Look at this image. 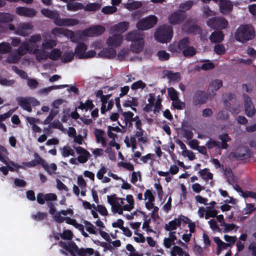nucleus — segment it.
<instances>
[{"label":"nucleus","mask_w":256,"mask_h":256,"mask_svg":"<svg viewBox=\"0 0 256 256\" xmlns=\"http://www.w3.org/2000/svg\"><path fill=\"white\" fill-rule=\"evenodd\" d=\"M158 22V18L154 15H150L140 20L136 27L140 30H144L153 28Z\"/></svg>","instance_id":"obj_9"},{"label":"nucleus","mask_w":256,"mask_h":256,"mask_svg":"<svg viewBox=\"0 0 256 256\" xmlns=\"http://www.w3.org/2000/svg\"><path fill=\"white\" fill-rule=\"evenodd\" d=\"M168 93L172 101L178 98V92L173 88H168Z\"/></svg>","instance_id":"obj_63"},{"label":"nucleus","mask_w":256,"mask_h":256,"mask_svg":"<svg viewBox=\"0 0 256 256\" xmlns=\"http://www.w3.org/2000/svg\"><path fill=\"white\" fill-rule=\"evenodd\" d=\"M220 12L223 14H228L230 12L233 8V4L228 0H221L219 4Z\"/></svg>","instance_id":"obj_28"},{"label":"nucleus","mask_w":256,"mask_h":256,"mask_svg":"<svg viewBox=\"0 0 256 256\" xmlns=\"http://www.w3.org/2000/svg\"><path fill=\"white\" fill-rule=\"evenodd\" d=\"M126 40L132 41L130 46L131 50L136 53L142 50L144 46V40L142 34L136 32H131L126 34Z\"/></svg>","instance_id":"obj_7"},{"label":"nucleus","mask_w":256,"mask_h":256,"mask_svg":"<svg viewBox=\"0 0 256 256\" xmlns=\"http://www.w3.org/2000/svg\"><path fill=\"white\" fill-rule=\"evenodd\" d=\"M129 27V23L127 22H122L114 24L110 29V32L122 34L125 32Z\"/></svg>","instance_id":"obj_22"},{"label":"nucleus","mask_w":256,"mask_h":256,"mask_svg":"<svg viewBox=\"0 0 256 256\" xmlns=\"http://www.w3.org/2000/svg\"><path fill=\"white\" fill-rule=\"evenodd\" d=\"M182 155L184 158H187L190 160H193L196 158L194 153L190 150L182 152Z\"/></svg>","instance_id":"obj_64"},{"label":"nucleus","mask_w":256,"mask_h":256,"mask_svg":"<svg viewBox=\"0 0 256 256\" xmlns=\"http://www.w3.org/2000/svg\"><path fill=\"white\" fill-rule=\"evenodd\" d=\"M68 10L70 11H76L83 9L84 5L80 2H70L66 5Z\"/></svg>","instance_id":"obj_49"},{"label":"nucleus","mask_w":256,"mask_h":256,"mask_svg":"<svg viewBox=\"0 0 256 256\" xmlns=\"http://www.w3.org/2000/svg\"><path fill=\"white\" fill-rule=\"evenodd\" d=\"M16 12L19 16L26 17H33L36 14L34 9L22 6L16 8Z\"/></svg>","instance_id":"obj_27"},{"label":"nucleus","mask_w":256,"mask_h":256,"mask_svg":"<svg viewBox=\"0 0 256 256\" xmlns=\"http://www.w3.org/2000/svg\"><path fill=\"white\" fill-rule=\"evenodd\" d=\"M87 46L81 42L78 44L75 48V54L79 58H88L94 57L96 53L94 50H91L86 51Z\"/></svg>","instance_id":"obj_11"},{"label":"nucleus","mask_w":256,"mask_h":256,"mask_svg":"<svg viewBox=\"0 0 256 256\" xmlns=\"http://www.w3.org/2000/svg\"><path fill=\"white\" fill-rule=\"evenodd\" d=\"M250 156V152L248 150L244 147L238 148L234 152H231L229 155L230 158H236V159L244 160Z\"/></svg>","instance_id":"obj_14"},{"label":"nucleus","mask_w":256,"mask_h":256,"mask_svg":"<svg viewBox=\"0 0 256 256\" xmlns=\"http://www.w3.org/2000/svg\"><path fill=\"white\" fill-rule=\"evenodd\" d=\"M42 162V159L38 156L36 154H34V160H31L30 162H24L20 164L21 168L26 169L28 168L34 167L38 164H40Z\"/></svg>","instance_id":"obj_31"},{"label":"nucleus","mask_w":256,"mask_h":256,"mask_svg":"<svg viewBox=\"0 0 256 256\" xmlns=\"http://www.w3.org/2000/svg\"><path fill=\"white\" fill-rule=\"evenodd\" d=\"M182 222L184 224H187L189 228V232L192 234L194 233L196 230V224L195 222H192L188 218L182 216Z\"/></svg>","instance_id":"obj_41"},{"label":"nucleus","mask_w":256,"mask_h":256,"mask_svg":"<svg viewBox=\"0 0 256 256\" xmlns=\"http://www.w3.org/2000/svg\"><path fill=\"white\" fill-rule=\"evenodd\" d=\"M102 4L100 3L94 2V3H88L85 6H84L83 9L85 11L88 12H95L98 10Z\"/></svg>","instance_id":"obj_42"},{"label":"nucleus","mask_w":256,"mask_h":256,"mask_svg":"<svg viewBox=\"0 0 256 256\" xmlns=\"http://www.w3.org/2000/svg\"><path fill=\"white\" fill-rule=\"evenodd\" d=\"M118 167H122L129 171H133L134 166L132 164L129 162H120L118 164Z\"/></svg>","instance_id":"obj_61"},{"label":"nucleus","mask_w":256,"mask_h":256,"mask_svg":"<svg viewBox=\"0 0 256 256\" xmlns=\"http://www.w3.org/2000/svg\"><path fill=\"white\" fill-rule=\"evenodd\" d=\"M182 215L179 216L178 218H175L166 224L164 226L165 230L166 231L172 232L180 227L181 223L182 222Z\"/></svg>","instance_id":"obj_26"},{"label":"nucleus","mask_w":256,"mask_h":256,"mask_svg":"<svg viewBox=\"0 0 256 256\" xmlns=\"http://www.w3.org/2000/svg\"><path fill=\"white\" fill-rule=\"evenodd\" d=\"M41 40L40 34L31 36L28 42H24L21 44L16 52L10 54L6 61L10 63L17 62L27 52L34 54L36 59L38 62L45 60L48 58L52 60H56L60 58L62 52L58 48H53L50 52L40 50L38 44Z\"/></svg>","instance_id":"obj_1"},{"label":"nucleus","mask_w":256,"mask_h":256,"mask_svg":"<svg viewBox=\"0 0 256 256\" xmlns=\"http://www.w3.org/2000/svg\"><path fill=\"white\" fill-rule=\"evenodd\" d=\"M220 139L222 141V144L220 146H219L218 143L212 140H210L206 144V146L208 148H212L215 147H218L222 149H225L227 148L228 145L226 144V142L230 140V138L228 136V134H224L220 136Z\"/></svg>","instance_id":"obj_19"},{"label":"nucleus","mask_w":256,"mask_h":256,"mask_svg":"<svg viewBox=\"0 0 256 256\" xmlns=\"http://www.w3.org/2000/svg\"><path fill=\"white\" fill-rule=\"evenodd\" d=\"M52 34L55 36L63 35L70 38L72 42H77L80 40V34H74L72 31L62 28H55L52 30Z\"/></svg>","instance_id":"obj_10"},{"label":"nucleus","mask_w":256,"mask_h":256,"mask_svg":"<svg viewBox=\"0 0 256 256\" xmlns=\"http://www.w3.org/2000/svg\"><path fill=\"white\" fill-rule=\"evenodd\" d=\"M60 244L70 253L72 254L76 252L79 256H98V252L94 251L92 248H79L74 242H69L67 244L60 242Z\"/></svg>","instance_id":"obj_5"},{"label":"nucleus","mask_w":256,"mask_h":256,"mask_svg":"<svg viewBox=\"0 0 256 256\" xmlns=\"http://www.w3.org/2000/svg\"><path fill=\"white\" fill-rule=\"evenodd\" d=\"M198 174L202 178L206 181L212 178L213 175L209 172V170L208 168H204L200 170L198 172Z\"/></svg>","instance_id":"obj_50"},{"label":"nucleus","mask_w":256,"mask_h":256,"mask_svg":"<svg viewBox=\"0 0 256 256\" xmlns=\"http://www.w3.org/2000/svg\"><path fill=\"white\" fill-rule=\"evenodd\" d=\"M141 174L140 172H133L131 174L130 182L135 184L138 181L141 180Z\"/></svg>","instance_id":"obj_59"},{"label":"nucleus","mask_w":256,"mask_h":256,"mask_svg":"<svg viewBox=\"0 0 256 256\" xmlns=\"http://www.w3.org/2000/svg\"><path fill=\"white\" fill-rule=\"evenodd\" d=\"M190 41L188 38H184L178 42H174L169 46V50L172 53H178L182 52L185 56H192L196 52L195 48L192 46H190Z\"/></svg>","instance_id":"obj_4"},{"label":"nucleus","mask_w":256,"mask_h":256,"mask_svg":"<svg viewBox=\"0 0 256 256\" xmlns=\"http://www.w3.org/2000/svg\"><path fill=\"white\" fill-rule=\"evenodd\" d=\"M76 150L79 154L78 160L80 163H85L90 156V152L82 147H76Z\"/></svg>","instance_id":"obj_29"},{"label":"nucleus","mask_w":256,"mask_h":256,"mask_svg":"<svg viewBox=\"0 0 256 256\" xmlns=\"http://www.w3.org/2000/svg\"><path fill=\"white\" fill-rule=\"evenodd\" d=\"M103 93H104L103 90H99L96 92V96H100V98H101V100L102 102V105L101 108V111H102V113H104V111H105V110H104V108H105L104 100H106V98H108L109 97V96L108 95V96L104 95Z\"/></svg>","instance_id":"obj_57"},{"label":"nucleus","mask_w":256,"mask_h":256,"mask_svg":"<svg viewBox=\"0 0 256 256\" xmlns=\"http://www.w3.org/2000/svg\"><path fill=\"white\" fill-rule=\"evenodd\" d=\"M124 41L121 34H112L106 40V44L108 47L118 48L121 46Z\"/></svg>","instance_id":"obj_13"},{"label":"nucleus","mask_w":256,"mask_h":256,"mask_svg":"<svg viewBox=\"0 0 256 256\" xmlns=\"http://www.w3.org/2000/svg\"><path fill=\"white\" fill-rule=\"evenodd\" d=\"M74 214L73 210L70 208H68L66 210H62L56 212L54 216H53L54 220L58 222L62 223L66 222V223L72 225L76 228L78 230L82 235L85 238L89 237V235L84 230L83 225L78 223L76 220L71 218L68 216H72Z\"/></svg>","instance_id":"obj_3"},{"label":"nucleus","mask_w":256,"mask_h":256,"mask_svg":"<svg viewBox=\"0 0 256 256\" xmlns=\"http://www.w3.org/2000/svg\"><path fill=\"white\" fill-rule=\"evenodd\" d=\"M42 168L46 171L49 174H56L57 169L56 165L55 164H51L48 165L42 159Z\"/></svg>","instance_id":"obj_37"},{"label":"nucleus","mask_w":256,"mask_h":256,"mask_svg":"<svg viewBox=\"0 0 256 256\" xmlns=\"http://www.w3.org/2000/svg\"><path fill=\"white\" fill-rule=\"evenodd\" d=\"M58 110H51L48 116L44 120V124H50L52 120L58 114Z\"/></svg>","instance_id":"obj_55"},{"label":"nucleus","mask_w":256,"mask_h":256,"mask_svg":"<svg viewBox=\"0 0 256 256\" xmlns=\"http://www.w3.org/2000/svg\"><path fill=\"white\" fill-rule=\"evenodd\" d=\"M138 104V98L133 97H130L124 102L123 106L124 107H130L132 110L136 111V109L134 107L137 106Z\"/></svg>","instance_id":"obj_38"},{"label":"nucleus","mask_w":256,"mask_h":256,"mask_svg":"<svg viewBox=\"0 0 256 256\" xmlns=\"http://www.w3.org/2000/svg\"><path fill=\"white\" fill-rule=\"evenodd\" d=\"M94 134L97 142L100 143L102 146L106 145V140L104 138V132L103 130L96 128L94 130Z\"/></svg>","instance_id":"obj_34"},{"label":"nucleus","mask_w":256,"mask_h":256,"mask_svg":"<svg viewBox=\"0 0 256 256\" xmlns=\"http://www.w3.org/2000/svg\"><path fill=\"white\" fill-rule=\"evenodd\" d=\"M93 104L92 100H87L86 102H80L79 106H78V108L81 110H84L86 111H88V110H92L93 108Z\"/></svg>","instance_id":"obj_51"},{"label":"nucleus","mask_w":256,"mask_h":256,"mask_svg":"<svg viewBox=\"0 0 256 256\" xmlns=\"http://www.w3.org/2000/svg\"><path fill=\"white\" fill-rule=\"evenodd\" d=\"M8 152L6 150V153H2L0 152V161L7 166V167L10 171H14L21 168L20 164L14 163L12 161L10 160L8 155Z\"/></svg>","instance_id":"obj_16"},{"label":"nucleus","mask_w":256,"mask_h":256,"mask_svg":"<svg viewBox=\"0 0 256 256\" xmlns=\"http://www.w3.org/2000/svg\"><path fill=\"white\" fill-rule=\"evenodd\" d=\"M207 24L212 28L224 29L227 28L228 22L224 18H215L210 19L207 22Z\"/></svg>","instance_id":"obj_15"},{"label":"nucleus","mask_w":256,"mask_h":256,"mask_svg":"<svg viewBox=\"0 0 256 256\" xmlns=\"http://www.w3.org/2000/svg\"><path fill=\"white\" fill-rule=\"evenodd\" d=\"M134 240L136 242L138 243H144L145 242L146 238L142 234L138 233L137 231H134Z\"/></svg>","instance_id":"obj_62"},{"label":"nucleus","mask_w":256,"mask_h":256,"mask_svg":"<svg viewBox=\"0 0 256 256\" xmlns=\"http://www.w3.org/2000/svg\"><path fill=\"white\" fill-rule=\"evenodd\" d=\"M12 48L10 44L3 42L0 44V54H6L11 52Z\"/></svg>","instance_id":"obj_52"},{"label":"nucleus","mask_w":256,"mask_h":256,"mask_svg":"<svg viewBox=\"0 0 256 256\" xmlns=\"http://www.w3.org/2000/svg\"><path fill=\"white\" fill-rule=\"evenodd\" d=\"M42 14L45 16L52 18L54 22L58 18L59 14L56 10H50L48 9L43 8L41 10Z\"/></svg>","instance_id":"obj_35"},{"label":"nucleus","mask_w":256,"mask_h":256,"mask_svg":"<svg viewBox=\"0 0 256 256\" xmlns=\"http://www.w3.org/2000/svg\"><path fill=\"white\" fill-rule=\"evenodd\" d=\"M14 16L9 13H0V32L4 31V28L2 26L4 23H8L12 22Z\"/></svg>","instance_id":"obj_30"},{"label":"nucleus","mask_w":256,"mask_h":256,"mask_svg":"<svg viewBox=\"0 0 256 256\" xmlns=\"http://www.w3.org/2000/svg\"><path fill=\"white\" fill-rule=\"evenodd\" d=\"M116 10L117 8L114 6H106L102 9V12L106 14H112Z\"/></svg>","instance_id":"obj_60"},{"label":"nucleus","mask_w":256,"mask_h":256,"mask_svg":"<svg viewBox=\"0 0 256 256\" xmlns=\"http://www.w3.org/2000/svg\"><path fill=\"white\" fill-rule=\"evenodd\" d=\"M173 36L172 29L171 26H162L158 27L154 34L155 40L161 43L169 42Z\"/></svg>","instance_id":"obj_8"},{"label":"nucleus","mask_w":256,"mask_h":256,"mask_svg":"<svg viewBox=\"0 0 256 256\" xmlns=\"http://www.w3.org/2000/svg\"><path fill=\"white\" fill-rule=\"evenodd\" d=\"M84 226L83 228H85L86 230L90 234H96L98 230L95 226L90 222L85 220L84 222Z\"/></svg>","instance_id":"obj_47"},{"label":"nucleus","mask_w":256,"mask_h":256,"mask_svg":"<svg viewBox=\"0 0 256 256\" xmlns=\"http://www.w3.org/2000/svg\"><path fill=\"white\" fill-rule=\"evenodd\" d=\"M60 152L64 157H68L70 156H74V150L68 146H65L60 149Z\"/></svg>","instance_id":"obj_46"},{"label":"nucleus","mask_w":256,"mask_h":256,"mask_svg":"<svg viewBox=\"0 0 256 256\" xmlns=\"http://www.w3.org/2000/svg\"><path fill=\"white\" fill-rule=\"evenodd\" d=\"M124 142L127 147L132 148L133 152L136 148V140L134 136H126Z\"/></svg>","instance_id":"obj_43"},{"label":"nucleus","mask_w":256,"mask_h":256,"mask_svg":"<svg viewBox=\"0 0 256 256\" xmlns=\"http://www.w3.org/2000/svg\"><path fill=\"white\" fill-rule=\"evenodd\" d=\"M228 182L229 184H232L236 182V178L234 176L230 169H226L224 172Z\"/></svg>","instance_id":"obj_58"},{"label":"nucleus","mask_w":256,"mask_h":256,"mask_svg":"<svg viewBox=\"0 0 256 256\" xmlns=\"http://www.w3.org/2000/svg\"><path fill=\"white\" fill-rule=\"evenodd\" d=\"M184 18V15L180 12L172 14L168 17V22L170 24H179Z\"/></svg>","instance_id":"obj_32"},{"label":"nucleus","mask_w":256,"mask_h":256,"mask_svg":"<svg viewBox=\"0 0 256 256\" xmlns=\"http://www.w3.org/2000/svg\"><path fill=\"white\" fill-rule=\"evenodd\" d=\"M224 39V35L221 32H213L210 36V40L213 42H221Z\"/></svg>","instance_id":"obj_48"},{"label":"nucleus","mask_w":256,"mask_h":256,"mask_svg":"<svg viewBox=\"0 0 256 256\" xmlns=\"http://www.w3.org/2000/svg\"><path fill=\"white\" fill-rule=\"evenodd\" d=\"M255 36L254 27L250 24L240 26L236 30L234 37L238 42H244L252 39Z\"/></svg>","instance_id":"obj_6"},{"label":"nucleus","mask_w":256,"mask_h":256,"mask_svg":"<svg viewBox=\"0 0 256 256\" xmlns=\"http://www.w3.org/2000/svg\"><path fill=\"white\" fill-rule=\"evenodd\" d=\"M245 112L247 116H252L256 112V110L252 102L251 99L248 96H244Z\"/></svg>","instance_id":"obj_24"},{"label":"nucleus","mask_w":256,"mask_h":256,"mask_svg":"<svg viewBox=\"0 0 256 256\" xmlns=\"http://www.w3.org/2000/svg\"><path fill=\"white\" fill-rule=\"evenodd\" d=\"M56 195L54 193H49L45 194L40 193L36 196L38 202L41 204H44L46 201L48 202V204L50 201H55L56 200Z\"/></svg>","instance_id":"obj_25"},{"label":"nucleus","mask_w":256,"mask_h":256,"mask_svg":"<svg viewBox=\"0 0 256 256\" xmlns=\"http://www.w3.org/2000/svg\"><path fill=\"white\" fill-rule=\"evenodd\" d=\"M107 200L112 212L118 214H122L124 211L130 212L134 207V200L132 194H127L126 198L118 197L115 194L107 196Z\"/></svg>","instance_id":"obj_2"},{"label":"nucleus","mask_w":256,"mask_h":256,"mask_svg":"<svg viewBox=\"0 0 256 256\" xmlns=\"http://www.w3.org/2000/svg\"><path fill=\"white\" fill-rule=\"evenodd\" d=\"M142 4H143L141 2L134 0L131 2L124 4V6L130 10H132L141 7Z\"/></svg>","instance_id":"obj_45"},{"label":"nucleus","mask_w":256,"mask_h":256,"mask_svg":"<svg viewBox=\"0 0 256 256\" xmlns=\"http://www.w3.org/2000/svg\"><path fill=\"white\" fill-rule=\"evenodd\" d=\"M154 200L152 192L150 190H146L144 194V200L147 210H150L154 208Z\"/></svg>","instance_id":"obj_21"},{"label":"nucleus","mask_w":256,"mask_h":256,"mask_svg":"<svg viewBox=\"0 0 256 256\" xmlns=\"http://www.w3.org/2000/svg\"><path fill=\"white\" fill-rule=\"evenodd\" d=\"M74 58V54L72 50H65L62 56H60V60L64 62H70Z\"/></svg>","instance_id":"obj_40"},{"label":"nucleus","mask_w":256,"mask_h":256,"mask_svg":"<svg viewBox=\"0 0 256 256\" xmlns=\"http://www.w3.org/2000/svg\"><path fill=\"white\" fill-rule=\"evenodd\" d=\"M214 242L217 244V252L216 254L219 255L222 250H225L228 246H229L228 244H226L223 242L218 237H215L214 238Z\"/></svg>","instance_id":"obj_36"},{"label":"nucleus","mask_w":256,"mask_h":256,"mask_svg":"<svg viewBox=\"0 0 256 256\" xmlns=\"http://www.w3.org/2000/svg\"><path fill=\"white\" fill-rule=\"evenodd\" d=\"M18 104L24 110L28 112L32 111L31 106H36L40 104V102L32 97L18 98H17Z\"/></svg>","instance_id":"obj_12"},{"label":"nucleus","mask_w":256,"mask_h":256,"mask_svg":"<svg viewBox=\"0 0 256 256\" xmlns=\"http://www.w3.org/2000/svg\"><path fill=\"white\" fill-rule=\"evenodd\" d=\"M105 28L102 26H96L84 30L82 32L84 36H96L102 34Z\"/></svg>","instance_id":"obj_17"},{"label":"nucleus","mask_w":256,"mask_h":256,"mask_svg":"<svg viewBox=\"0 0 256 256\" xmlns=\"http://www.w3.org/2000/svg\"><path fill=\"white\" fill-rule=\"evenodd\" d=\"M98 56L100 57L106 58H114L116 55V51L115 48L113 47H108L102 48L98 53Z\"/></svg>","instance_id":"obj_23"},{"label":"nucleus","mask_w":256,"mask_h":256,"mask_svg":"<svg viewBox=\"0 0 256 256\" xmlns=\"http://www.w3.org/2000/svg\"><path fill=\"white\" fill-rule=\"evenodd\" d=\"M222 82L220 80H212L209 84L208 90L214 94L222 86Z\"/></svg>","instance_id":"obj_39"},{"label":"nucleus","mask_w":256,"mask_h":256,"mask_svg":"<svg viewBox=\"0 0 256 256\" xmlns=\"http://www.w3.org/2000/svg\"><path fill=\"white\" fill-rule=\"evenodd\" d=\"M78 23V20L76 18H60V16L58 18L54 21V24L58 26H73Z\"/></svg>","instance_id":"obj_20"},{"label":"nucleus","mask_w":256,"mask_h":256,"mask_svg":"<svg viewBox=\"0 0 256 256\" xmlns=\"http://www.w3.org/2000/svg\"><path fill=\"white\" fill-rule=\"evenodd\" d=\"M57 45V41L56 40L48 38H45L42 43V50L51 49L55 47Z\"/></svg>","instance_id":"obj_33"},{"label":"nucleus","mask_w":256,"mask_h":256,"mask_svg":"<svg viewBox=\"0 0 256 256\" xmlns=\"http://www.w3.org/2000/svg\"><path fill=\"white\" fill-rule=\"evenodd\" d=\"M206 212L205 216V218L206 220L210 218H214L218 214L216 210L211 208L210 206H208L206 208Z\"/></svg>","instance_id":"obj_56"},{"label":"nucleus","mask_w":256,"mask_h":256,"mask_svg":"<svg viewBox=\"0 0 256 256\" xmlns=\"http://www.w3.org/2000/svg\"><path fill=\"white\" fill-rule=\"evenodd\" d=\"M220 226L224 228V232H228L232 230L236 231L238 229V227L234 224L222 222L220 224Z\"/></svg>","instance_id":"obj_53"},{"label":"nucleus","mask_w":256,"mask_h":256,"mask_svg":"<svg viewBox=\"0 0 256 256\" xmlns=\"http://www.w3.org/2000/svg\"><path fill=\"white\" fill-rule=\"evenodd\" d=\"M170 81L172 82H176L180 80V75L179 72H168L166 74Z\"/></svg>","instance_id":"obj_54"},{"label":"nucleus","mask_w":256,"mask_h":256,"mask_svg":"<svg viewBox=\"0 0 256 256\" xmlns=\"http://www.w3.org/2000/svg\"><path fill=\"white\" fill-rule=\"evenodd\" d=\"M170 254L171 256H190L188 253H184L181 248L176 246H173Z\"/></svg>","instance_id":"obj_44"},{"label":"nucleus","mask_w":256,"mask_h":256,"mask_svg":"<svg viewBox=\"0 0 256 256\" xmlns=\"http://www.w3.org/2000/svg\"><path fill=\"white\" fill-rule=\"evenodd\" d=\"M33 26L31 23H20L18 26L14 33L22 36H26L32 32Z\"/></svg>","instance_id":"obj_18"}]
</instances>
